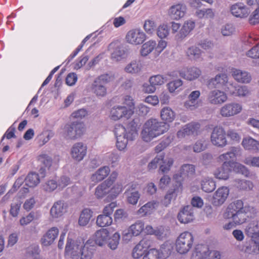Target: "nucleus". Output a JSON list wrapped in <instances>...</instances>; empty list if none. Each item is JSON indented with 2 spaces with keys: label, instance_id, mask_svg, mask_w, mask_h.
I'll list each match as a JSON object with an SVG mask.
<instances>
[{
  "label": "nucleus",
  "instance_id": "1",
  "mask_svg": "<svg viewBox=\"0 0 259 259\" xmlns=\"http://www.w3.org/2000/svg\"><path fill=\"white\" fill-rule=\"evenodd\" d=\"M168 128L169 125L165 123L159 121L157 119H150L144 125L141 133L142 138L144 141L149 142L166 132Z\"/></svg>",
  "mask_w": 259,
  "mask_h": 259
},
{
  "label": "nucleus",
  "instance_id": "2",
  "mask_svg": "<svg viewBox=\"0 0 259 259\" xmlns=\"http://www.w3.org/2000/svg\"><path fill=\"white\" fill-rule=\"evenodd\" d=\"M238 151L237 148L232 147L230 151L220 155L217 158V161L219 163H223V164H226V165L231 167L234 165L235 171L247 176L249 173L247 168L241 164L233 162L236 157Z\"/></svg>",
  "mask_w": 259,
  "mask_h": 259
},
{
  "label": "nucleus",
  "instance_id": "3",
  "mask_svg": "<svg viewBox=\"0 0 259 259\" xmlns=\"http://www.w3.org/2000/svg\"><path fill=\"white\" fill-rule=\"evenodd\" d=\"M193 242L194 237L192 233L188 231L184 232L177 239L176 250L181 254L186 253L192 248Z\"/></svg>",
  "mask_w": 259,
  "mask_h": 259
},
{
  "label": "nucleus",
  "instance_id": "4",
  "mask_svg": "<svg viewBox=\"0 0 259 259\" xmlns=\"http://www.w3.org/2000/svg\"><path fill=\"white\" fill-rule=\"evenodd\" d=\"M85 132V125L83 122L74 121L66 124L64 128L66 137L71 140L80 138Z\"/></svg>",
  "mask_w": 259,
  "mask_h": 259
},
{
  "label": "nucleus",
  "instance_id": "5",
  "mask_svg": "<svg viewBox=\"0 0 259 259\" xmlns=\"http://www.w3.org/2000/svg\"><path fill=\"white\" fill-rule=\"evenodd\" d=\"M83 241L84 239L81 238H78L75 241L67 238L65 249V254L72 257L78 256Z\"/></svg>",
  "mask_w": 259,
  "mask_h": 259
},
{
  "label": "nucleus",
  "instance_id": "6",
  "mask_svg": "<svg viewBox=\"0 0 259 259\" xmlns=\"http://www.w3.org/2000/svg\"><path fill=\"white\" fill-rule=\"evenodd\" d=\"M134 114L132 109H127L125 106H115L110 110L109 117L111 119L117 121L122 118L128 119Z\"/></svg>",
  "mask_w": 259,
  "mask_h": 259
},
{
  "label": "nucleus",
  "instance_id": "7",
  "mask_svg": "<svg viewBox=\"0 0 259 259\" xmlns=\"http://www.w3.org/2000/svg\"><path fill=\"white\" fill-rule=\"evenodd\" d=\"M218 251L210 250L206 245H199L196 248L195 259H220Z\"/></svg>",
  "mask_w": 259,
  "mask_h": 259
},
{
  "label": "nucleus",
  "instance_id": "8",
  "mask_svg": "<svg viewBox=\"0 0 259 259\" xmlns=\"http://www.w3.org/2000/svg\"><path fill=\"white\" fill-rule=\"evenodd\" d=\"M242 109V105L241 104L232 102L222 106L220 109V113L222 117H230L240 113Z\"/></svg>",
  "mask_w": 259,
  "mask_h": 259
},
{
  "label": "nucleus",
  "instance_id": "9",
  "mask_svg": "<svg viewBox=\"0 0 259 259\" xmlns=\"http://www.w3.org/2000/svg\"><path fill=\"white\" fill-rule=\"evenodd\" d=\"M226 135V132L223 127L215 126L211 135V142L216 146L225 147L227 144Z\"/></svg>",
  "mask_w": 259,
  "mask_h": 259
},
{
  "label": "nucleus",
  "instance_id": "10",
  "mask_svg": "<svg viewBox=\"0 0 259 259\" xmlns=\"http://www.w3.org/2000/svg\"><path fill=\"white\" fill-rule=\"evenodd\" d=\"M126 41L132 45L142 44L146 39L145 34L139 29L130 30L126 35Z\"/></svg>",
  "mask_w": 259,
  "mask_h": 259
},
{
  "label": "nucleus",
  "instance_id": "11",
  "mask_svg": "<svg viewBox=\"0 0 259 259\" xmlns=\"http://www.w3.org/2000/svg\"><path fill=\"white\" fill-rule=\"evenodd\" d=\"M195 174V167L194 165L185 164L181 166L180 174L175 175L174 179L179 183V186H181V182L184 179L193 176Z\"/></svg>",
  "mask_w": 259,
  "mask_h": 259
},
{
  "label": "nucleus",
  "instance_id": "12",
  "mask_svg": "<svg viewBox=\"0 0 259 259\" xmlns=\"http://www.w3.org/2000/svg\"><path fill=\"white\" fill-rule=\"evenodd\" d=\"M114 134L116 137V147L119 150L124 149L127 145L128 139L125 135H123L126 132L125 127L121 124L116 125L114 128Z\"/></svg>",
  "mask_w": 259,
  "mask_h": 259
},
{
  "label": "nucleus",
  "instance_id": "13",
  "mask_svg": "<svg viewBox=\"0 0 259 259\" xmlns=\"http://www.w3.org/2000/svg\"><path fill=\"white\" fill-rule=\"evenodd\" d=\"M230 11L234 16L240 18H247L250 14L249 8L241 2L232 5Z\"/></svg>",
  "mask_w": 259,
  "mask_h": 259
},
{
  "label": "nucleus",
  "instance_id": "14",
  "mask_svg": "<svg viewBox=\"0 0 259 259\" xmlns=\"http://www.w3.org/2000/svg\"><path fill=\"white\" fill-rule=\"evenodd\" d=\"M229 194V189L225 186L219 188L214 193L212 203L215 206H220L223 204Z\"/></svg>",
  "mask_w": 259,
  "mask_h": 259
},
{
  "label": "nucleus",
  "instance_id": "15",
  "mask_svg": "<svg viewBox=\"0 0 259 259\" xmlns=\"http://www.w3.org/2000/svg\"><path fill=\"white\" fill-rule=\"evenodd\" d=\"M82 245L79 254L80 259H92L96 248L93 241L88 240L84 242V240Z\"/></svg>",
  "mask_w": 259,
  "mask_h": 259
},
{
  "label": "nucleus",
  "instance_id": "16",
  "mask_svg": "<svg viewBox=\"0 0 259 259\" xmlns=\"http://www.w3.org/2000/svg\"><path fill=\"white\" fill-rule=\"evenodd\" d=\"M87 152V146L81 142H78L72 146L71 151V155L74 160L80 161L82 160L86 155Z\"/></svg>",
  "mask_w": 259,
  "mask_h": 259
},
{
  "label": "nucleus",
  "instance_id": "17",
  "mask_svg": "<svg viewBox=\"0 0 259 259\" xmlns=\"http://www.w3.org/2000/svg\"><path fill=\"white\" fill-rule=\"evenodd\" d=\"M179 221L182 224H188L194 219L193 209L190 206H184L179 212L178 216Z\"/></svg>",
  "mask_w": 259,
  "mask_h": 259
},
{
  "label": "nucleus",
  "instance_id": "18",
  "mask_svg": "<svg viewBox=\"0 0 259 259\" xmlns=\"http://www.w3.org/2000/svg\"><path fill=\"white\" fill-rule=\"evenodd\" d=\"M59 230L56 227L49 229L42 236L40 242L44 246H49L52 244L59 235Z\"/></svg>",
  "mask_w": 259,
  "mask_h": 259
},
{
  "label": "nucleus",
  "instance_id": "19",
  "mask_svg": "<svg viewBox=\"0 0 259 259\" xmlns=\"http://www.w3.org/2000/svg\"><path fill=\"white\" fill-rule=\"evenodd\" d=\"M245 209L242 200H237L231 203L227 207L226 212L224 213L225 219H230L235 214Z\"/></svg>",
  "mask_w": 259,
  "mask_h": 259
},
{
  "label": "nucleus",
  "instance_id": "20",
  "mask_svg": "<svg viewBox=\"0 0 259 259\" xmlns=\"http://www.w3.org/2000/svg\"><path fill=\"white\" fill-rule=\"evenodd\" d=\"M200 128V124L198 122H192L186 124L177 133L179 138H183L186 136L197 134Z\"/></svg>",
  "mask_w": 259,
  "mask_h": 259
},
{
  "label": "nucleus",
  "instance_id": "21",
  "mask_svg": "<svg viewBox=\"0 0 259 259\" xmlns=\"http://www.w3.org/2000/svg\"><path fill=\"white\" fill-rule=\"evenodd\" d=\"M151 241L149 239L143 238L134 248L132 256L134 258H139L145 254L146 250L150 246Z\"/></svg>",
  "mask_w": 259,
  "mask_h": 259
},
{
  "label": "nucleus",
  "instance_id": "22",
  "mask_svg": "<svg viewBox=\"0 0 259 259\" xmlns=\"http://www.w3.org/2000/svg\"><path fill=\"white\" fill-rule=\"evenodd\" d=\"M180 75L188 80H194L198 78L201 74V71L197 67L183 68L180 71Z\"/></svg>",
  "mask_w": 259,
  "mask_h": 259
},
{
  "label": "nucleus",
  "instance_id": "23",
  "mask_svg": "<svg viewBox=\"0 0 259 259\" xmlns=\"http://www.w3.org/2000/svg\"><path fill=\"white\" fill-rule=\"evenodd\" d=\"M187 11L185 5L178 4L172 6L169 10V15L174 20H178L184 17Z\"/></svg>",
  "mask_w": 259,
  "mask_h": 259
},
{
  "label": "nucleus",
  "instance_id": "24",
  "mask_svg": "<svg viewBox=\"0 0 259 259\" xmlns=\"http://www.w3.org/2000/svg\"><path fill=\"white\" fill-rule=\"evenodd\" d=\"M227 98L225 92L217 90L211 91L208 96V101L214 105L222 104L227 101Z\"/></svg>",
  "mask_w": 259,
  "mask_h": 259
},
{
  "label": "nucleus",
  "instance_id": "25",
  "mask_svg": "<svg viewBox=\"0 0 259 259\" xmlns=\"http://www.w3.org/2000/svg\"><path fill=\"white\" fill-rule=\"evenodd\" d=\"M228 81V76L225 73L217 75L215 77L208 81V85L214 88H222L223 89L227 84Z\"/></svg>",
  "mask_w": 259,
  "mask_h": 259
},
{
  "label": "nucleus",
  "instance_id": "26",
  "mask_svg": "<svg viewBox=\"0 0 259 259\" xmlns=\"http://www.w3.org/2000/svg\"><path fill=\"white\" fill-rule=\"evenodd\" d=\"M232 75L235 80L240 83H248L251 80V76L249 72L240 69H233Z\"/></svg>",
  "mask_w": 259,
  "mask_h": 259
},
{
  "label": "nucleus",
  "instance_id": "27",
  "mask_svg": "<svg viewBox=\"0 0 259 259\" xmlns=\"http://www.w3.org/2000/svg\"><path fill=\"white\" fill-rule=\"evenodd\" d=\"M242 145L246 150L259 153V141L250 137L244 138L242 141Z\"/></svg>",
  "mask_w": 259,
  "mask_h": 259
},
{
  "label": "nucleus",
  "instance_id": "28",
  "mask_svg": "<svg viewBox=\"0 0 259 259\" xmlns=\"http://www.w3.org/2000/svg\"><path fill=\"white\" fill-rule=\"evenodd\" d=\"M200 96L199 91L192 92L188 96V100L184 103V106L187 109H193L198 107L199 103L197 101Z\"/></svg>",
  "mask_w": 259,
  "mask_h": 259
},
{
  "label": "nucleus",
  "instance_id": "29",
  "mask_svg": "<svg viewBox=\"0 0 259 259\" xmlns=\"http://www.w3.org/2000/svg\"><path fill=\"white\" fill-rule=\"evenodd\" d=\"M195 26V23L192 20H188L184 22L179 32L177 34L178 39H183L187 36L190 32L194 29Z\"/></svg>",
  "mask_w": 259,
  "mask_h": 259
},
{
  "label": "nucleus",
  "instance_id": "30",
  "mask_svg": "<svg viewBox=\"0 0 259 259\" xmlns=\"http://www.w3.org/2000/svg\"><path fill=\"white\" fill-rule=\"evenodd\" d=\"M136 186L137 185L136 184H132L126 191L127 194V201L128 203L133 205L136 204L140 197L139 192L135 190Z\"/></svg>",
  "mask_w": 259,
  "mask_h": 259
},
{
  "label": "nucleus",
  "instance_id": "31",
  "mask_svg": "<svg viewBox=\"0 0 259 259\" xmlns=\"http://www.w3.org/2000/svg\"><path fill=\"white\" fill-rule=\"evenodd\" d=\"M246 234L251 238L259 236V221H253L248 224L245 229Z\"/></svg>",
  "mask_w": 259,
  "mask_h": 259
},
{
  "label": "nucleus",
  "instance_id": "32",
  "mask_svg": "<svg viewBox=\"0 0 259 259\" xmlns=\"http://www.w3.org/2000/svg\"><path fill=\"white\" fill-rule=\"evenodd\" d=\"M231 166L226 165V164L218 168L213 173L214 177L219 180H226L229 178L231 171Z\"/></svg>",
  "mask_w": 259,
  "mask_h": 259
},
{
  "label": "nucleus",
  "instance_id": "33",
  "mask_svg": "<svg viewBox=\"0 0 259 259\" xmlns=\"http://www.w3.org/2000/svg\"><path fill=\"white\" fill-rule=\"evenodd\" d=\"M158 203L155 201L147 202L141 207L138 210V213L142 216L151 214L158 207Z\"/></svg>",
  "mask_w": 259,
  "mask_h": 259
},
{
  "label": "nucleus",
  "instance_id": "34",
  "mask_svg": "<svg viewBox=\"0 0 259 259\" xmlns=\"http://www.w3.org/2000/svg\"><path fill=\"white\" fill-rule=\"evenodd\" d=\"M111 187L110 181H105L96 188L95 195L98 199L103 198L109 194V189Z\"/></svg>",
  "mask_w": 259,
  "mask_h": 259
},
{
  "label": "nucleus",
  "instance_id": "35",
  "mask_svg": "<svg viewBox=\"0 0 259 259\" xmlns=\"http://www.w3.org/2000/svg\"><path fill=\"white\" fill-rule=\"evenodd\" d=\"M38 160L42 163L44 166H42L39 170L40 174L42 177H44L46 175V168L48 169L52 165V160L50 157L46 154H41L38 157Z\"/></svg>",
  "mask_w": 259,
  "mask_h": 259
},
{
  "label": "nucleus",
  "instance_id": "36",
  "mask_svg": "<svg viewBox=\"0 0 259 259\" xmlns=\"http://www.w3.org/2000/svg\"><path fill=\"white\" fill-rule=\"evenodd\" d=\"M110 168L108 166H103L99 168L95 174L91 177L92 182L98 183L106 178L110 172Z\"/></svg>",
  "mask_w": 259,
  "mask_h": 259
},
{
  "label": "nucleus",
  "instance_id": "37",
  "mask_svg": "<svg viewBox=\"0 0 259 259\" xmlns=\"http://www.w3.org/2000/svg\"><path fill=\"white\" fill-rule=\"evenodd\" d=\"M176 117L175 112L168 107L163 108L160 112V117L163 122L170 123L172 122Z\"/></svg>",
  "mask_w": 259,
  "mask_h": 259
},
{
  "label": "nucleus",
  "instance_id": "38",
  "mask_svg": "<svg viewBox=\"0 0 259 259\" xmlns=\"http://www.w3.org/2000/svg\"><path fill=\"white\" fill-rule=\"evenodd\" d=\"M108 237V231L106 229H101L95 234V243L99 246H103L106 242Z\"/></svg>",
  "mask_w": 259,
  "mask_h": 259
},
{
  "label": "nucleus",
  "instance_id": "39",
  "mask_svg": "<svg viewBox=\"0 0 259 259\" xmlns=\"http://www.w3.org/2000/svg\"><path fill=\"white\" fill-rule=\"evenodd\" d=\"M143 64L140 60H134L125 67V71L130 73H139L142 69Z\"/></svg>",
  "mask_w": 259,
  "mask_h": 259
},
{
  "label": "nucleus",
  "instance_id": "40",
  "mask_svg": "<svg viewBox=\"0 0 259 259\" xmlns=\"http://www.w3.org/2000/svg\"><path fill=\"white\" fill-rule=\"evenodd\" d=\"M156 46V42L155 40H150L144 43L141 49L140 54L141 56L145 57L150 54Z\"/></svg>",
  "mask_w": 259,
  "mask_h": 259
},
{
  "label": "nucleus",
  "instance_id": "41",
  "mask_svg": "<svg viewBox=\"0 0 259 259\" xmlns=\"http://www.w3.org/2000/svg\"><path fill=\"white\" fill-rule=\"evenodd\" d=\"M202 190L207 193L212 192L216 187L215 182L212 178H204L201 182Z\"/></svg>",
  "mask_w": 259,
  "mask_h": 259
},
{
  "label": "nucleus",
  "instance_id": "42",
  "mask_svg": "<svg viewBox=\"0 0 259 259\" xmlns=\"http://www.w3.org/2000/svg\"><path fill=\"white\" fill-rule=\"evenodd\" d=\"M144 223L142 221H138L132 225L128 230V234H131L133 236L139 235L144 230Z\"/></svg>",
  "mask_w": 259,
  "mask_h": 259
},
{
  "label": "nucleus",
  "instance_id": "43",
  "mask_svg": "<svg viewBox=\"0 0 259 259\" xmlns=\"http://www.w3.org/2000/svg\"><path fill=\"white\" fill-rule=\"evenodd\" d=\"M25 185L29 187H34L40 182L38 175L35 172H30L25 179Z\"/></svg>",
  "mask_w": 259,
  "mask_h": 259
},
{
  "label": "nucleus",
  "instance_id": "44",
  "mask_svg": "<svg viewBox=\"0 0 259 259\" xmlns=\"http://www.w3.org/2000/svg\"><path fill=\"white\" fill-rule=\"evenodd\" d=\"M93 212L90 209H84L81 212L78 220V224L80 226H85L90 222Z\"/></svg>",
  "mask_w": 259,
  "mask_h": 259
},
{
  "label": "nucleus",
  "instance_id": "45",
  "mask_svg": "<svg viewBox=\"0 0 259 259\" xmlns=\"http://www.w3.org/2000/svg\"><path fill=\"white\" fill-rule=\"evenodd\" d=\"M64 209V203L61 201H58L51 208L50 213L53 217L58 218L63 214Z\"/></svg>",
  "mask_w": 259,
  "mask_h": 259
},
{
  "label": "nucleus",
  "instance_id": "46",
  "mask_svg": "<svg viewBox=\"0 0 259 259\" xmlns=\"http://www.w3.org/2000/svg\"><path fill=\"white\" fill-rule=\"evenodd\" d=\"M160 156H162V160L160 161V170L163 172H168L174 163V160L172 158H166L164 159L163 154H160Z\"/></svg>",
  "mask_w": 259,
  "mask_h": 259
},
{
  "label": "nucleus",
  "instance_id": "47",
  "mask_svg": "<svg viewBox=\"0 0 259 259\" xmlns=\"http://www.w3.org/2000/svg\"><path fill=\"white\" fill-rule=\"evenodd\" d=\"M258 241L256 239L251 238V242L246 246L245 252L250 255H257L259 254V246Z\"/></svg>",
  "mask_w": 259,
  "mask_h": 259
},
{
  "label": "nucleus",
  "instance_id": "48",
  "mask_svg": "<svg viewBox=\"0 0 259 259\" xmlns=\"http://www.w3.org/2000/svg\"><path fill=\"white\" fill-rule=\"evenodd\" d=\"M112 222L113 220L111 217L103 214L98 216L96 224L100 227H105L111 225Z\"/></svg>",
  "mask_w": 259,
  "mask_h": 259
},
{
  "label": "nucleus",
  "instance_id": "49",
  "mask_svg": "<svg viewBox=\"0 0 259 259\" xmlns=\"http://www.w3.org/2000/svg\"><path fill=\"white\" fill-rule=\"evenodd\" d=\"M163 257V253L160 250L152 248L145 253L143 259H160Z\"/></svg>",
  "mask_w": 259,
  "mask_h": 259
},
{
  "label": "nucleus",
  "instance_id": "50",
  "mask_svg": "<svg viewBox=\"0 0 259 259\" xmlns=\"http://www.w3.org/2000/svg\"><path fill=\"white\" fill-rule=\"evenodd\" d=\"M247 218L248 216L245 211V209H244L235 214L231 218L232 219L234 224L236 225H241L246 222Z\"/></svg>",
  "mask_w": 259,
  "mask_h": 259
},
{
  "label": "nucleus",
  "instance_id": "51",
  "mask_svg": "<svg viewBox=\"0 0 259 259\" xmlns=\"http://www.w3.org/2000/svg\"><path fill=\"white\" fill-rule=\"evenodd\" d=\"M123 189L122 185L121 183H116L113 187L109 189V195L108 197L110 199H114L122 192Z\"/></svg>",
  "mask_w": 259,
  "mask_h": 259
},
{
  "label": "nucleus",
  "instance_id": "52",
  "mask_svg": "<svg viewBox=\"0 0 259 259\" xmlns=\"http://www.w3.org/2000/svg\"><path fill=\"white\" fill-rule=\"evenodd\" d=\"M196 15L199 18H212L214 13L211 9H203L196 12Z\"/></svg>",
  "mask_w": 259,
  "mask_h": 259
},
{
  "label": "nucleus",
  "instance_id": "53",
  "mask_svg": "<svg viewBox=\"0 0 259 259\" xmlns=\"http://www.w3.org/2000/svg\"><path fill=\"white\" fill-rule=\"evenodd\" d=\"M93 91L97 96L103 97L106 94V88L99 83L95 82L93 85Z\"/></svg>",
  "mask_w": 259,
  "mask_h": 259
},
{
  "label": "nucleus",
  "instance_id": "54",
  "mask_svg": "<svg viewBox=\"0 0 259 259\" xmlns=\"http://www.w3.org/2000/svg\"><path fill=\"white\" fill-rule=\"evenodd\" d=\"M125 129L126 130V132L124 134H122V135H125V137L128 140L133 141L138 136V132L135 127L128 125L126 128H125Z\"/></svg>",
  "mask_w": 259,
  "mask_h": 259
},
{
  "label": "nucleus",
  "instance_id": "55",
  "mask_svg": "<svg viewBox=\"0 0 259 259\" xmlns=\"http://www.w3.org/2000/svg\"><path fill=\"white\" fill-rule=\"evenodd\" d=\"M186 53L190 59H196L200 57L201 51L198 48L193 46L188 48Z\"/></svg>",
  "mask_w": 259,
  "mask_h": 259
},
{
  "label": "nucleus",
  "instance_id": "56",
  "mask_svg": "<svg viewBox=\"0 0 259 259\" xmlns=\"http://www.w3.org/2000/svg\"><path fill=\"white\" fill-rule=\"evenodd\" d=\"M57 182L54 180H50L43 185V189L46 192H51L58 188Z\"/></svg>",
  "mask_w": 259,
  "mask_h": 259
},
{
  "label": "nucleus",
  "instance_id": "57",
  "mask_svg": "<svg viewBox=\"0 0 259 259\" xmlns=\"http://www.w3.org/2000/svg\"><path fill=\"white\" fill-rule=\"evenodd\" d=\"M38 217L34 212H30L27 216L23 217L20 220L21 226H26L30 223L33 220L37 219Z\"/></svg>",
  "mask_w": 259,
  "mask_h": 259
},
{
  "label": "nucleus",
  "instance_id": "58",
  "mask_svg": "<svg viewBox=\"0 0 259 259\" xmlns=\"http://www.w3.org/2000/svg\"><path fill=\"white\" fill-rule=\"evenodd\" d=\"M172 138L170 137H167L165 140L161 141L155 147V151L159 153L166 148L171 142Z\"/></svg>",
  "mask_w": 259,
  "mask_h": 259
},
{
  "label": "nucleus",
  "instance_id": "59",
  "mask_svg": "<svg viewBox=\"0 0 259 259\" xmlns=\"http://www.w3.org/2000/svg\"><path fill=\"white\" fill-rule=\"evenodd\" d=\"M248 22L252 25L259 23V10L255 9L249 16Z\"/></svg>",
  "mask_w": 259,
  "mask_h": 259
},
{
  "label": "nucleus",
  "instance_id": "60",
  "mask_svg": "<svg viewBox=\"0 0 259 259\" xmlns=\"http://www.w3.org/2000/svg\"><path fill=\"white\" fill-rule=\"evenodd\" d=\"M169 34L168 27L166 24L160 25L157 28V34L160 38H165Z\"/></svg>",
  "mask_w": 259,
  "mask_h": 259
},
{
  "label": "nucleus",
  "instance_id": "61",
  "mask_svg": "<svg viewBox=\"0 0 259 259\" xmlns=\"http://www.w3.org/2000/svg\"><path fill=\"white\" fill-rule=\"evenodd\" d=\"M182 85L183 81L181 79H177L169 82L167 86L169 92L173 93Z\"/></svg>",
  "mask_w": 259,
  "mask_h": 259
},
{
  "label": "nucleus",
  "instance_id": "62",
  "mask_svg": "<svg viewBox=\"0 0 259 259\" xmlns=\"http://www.w3.org/2000/svg\"><path fill=\"white\" fill-rule=\"evenodd\" d=\"M238 188L240 190H250L253 187L252 183L246 180H240L238 183Z\"/></svg>",
  "mask_w": 259,
  "mask_h": 259
},
{
  "label": "nucleus",
  "instance_id": "63",
  "mask_svg": "<svg viewBox=\"0 0 259 259\" xmlns=\"http://www.w3.org/2000/svg\"><path fill=\"white\" fill-rule=\"evenodd\" d=\"M71 182L70 179L67 176H62L60 177L58 182H57L58 185V189L62 190L69 185L71 184Z\"/></svg>",
  "mask_w": 259,
  "mask_h": 259
},
{
  "label": "nucleus",
  "instance_id": "64",
  "mask_svg": "<svg viewBox=\"0 0 259 259\" xmlns=\"http://www.w3.org/2000/svg\"><path fill=\"white\" fill-rule=\"evenodd\" d=\"M54 136V133L51 131L44 132L40 135V145H44L47 143L51 138Z\"/></svg>",
  "mask_w": 259,
  "mask_h": 259
}]
</instances>
